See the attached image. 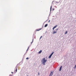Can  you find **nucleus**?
<instances>
[{"instance_id": "obj_1", "label": "nucleus", "mask_w": 76, "mask_h": 76, "mask_svg": "<svg viewBox=\"0 0 76 76\" xmlns=\"http://www.w3.org/2000/svg\"><path fill=\"white\" fill-rule=\"evenodd\" d=\"M41 61L42 64H45V63L47 62V60H45V58H44L42 59V60Z\"/></svg>"}, {"instance_id": "obj_2", "label": "nucleus", "mask_w": 76, "mask_h": 76, "mask_svg": "<svg viewBox=\"0 0 76 76\" xmlns=\"http://www.w3.org/2000/svg\"><path fill=\"white\" fill-rule=\"evenodd\" d=\"M54 53V52H53L52 53L50 54V55L49 56V58H51V56H53V55Z\"/></svg>"}, {"instance_id": "obj_3", "label": "nucleus", "mask_w": 76, "mask_h": 76, "mask_svg": "<svg viewBox=\"0 0 76 76\" xmlns=\"http://www.w3.org/2000/svg\"><path fill=\"white\" fill-rule=\"evenodd\" d=\"M53 72H51L49 76H52L53 75Z\"/></svg>"}, {"instance_id": "obj_4", "label": "nucleus", "mask_w": 76, "mask_h": 76, "mask_svg": "<svg viewBox=\"0 0 76 76\" xmlns=\"http://www.w3.org/2000/svg\"><path fill=\"white\" fill-rule=\"evenodd\" d=\"M57 26H54L53 28V31L54 30V29H55V28H56V27H57Z\"/></svg>"}, {"instance_id": "obj_5", "label": "nucleus", "mask_w": 76, "mask_h": 76, "mask_svg": "<svg viewBox=\"0 0 76 76\" xmlns=\"http://www.w3.org/2000/svg\"><path fill=\"white\" fill-rule=\"evenodd\" d=\"M61 68H62V66H61L59 69V71H61Z\"/></svg>"}, {"instance_id": "obj_6", "label": "nucleus", "mask_w": 76, "mask_h": 76, "mask_svg": "<svg viewBox=\"0 0 76 76\" xmlns=\"http://www.w3.org/2000/svg\"><path fill=\"white\" fill-rule=\"evenodd\" d=\"M41 53H42V50H41L38 52V54H41Z\"/></svg>"}, {"instance_id": "obj_7", "label": "nucleus", "mask_w": 76, "mask_h": 76, "mask_svg": "<svg viewBox=\"0 0 76 76\" xmlns=\"http://www.w3.org/2000/svg\"><path fill=\"white\" fill-rule=\"evenodd\" d=\"M57 31H53V34H56V33H57Z\"/></svg>"}, {"instance_id": "obj_8", "label": "nucleus", "mask_w": 76, "mask_h": 76, "mask_svg": "<svg viewBox=\"0 0 76 76\" xmlns=\"http://www.w3.org/2000/svg\"><path fill=\"white\" fill-rule=\"evenodd\" d=\"M42 29V28H40V29L39 30H36V31H40V30H41Z\"/></svg>"}, {"instance_id": "obj_9", "label": "nucleus", "mask_w": 76, "mask_h": 76, "mask_svg": "<svg viewBox=\"0 0 76 76\" xmlns=\"http://www.w3.org/2000/svg\"><path fill=\"white\" fill-rule=\"evenodd\" d=\"M47 26H48V24H46L45 26V27H47Z\"/></svg>"}, {"instance_id": "obj_10", "label": "nucleus", "mask_w": 76, "mask_h": 76, "mask_svg": "<svg viewBox=\"0 0 76 76\" xmlns=\"http://www.w3.org/2000/svg\"><path fill=\"white\" fill-rule=\"evenodd\" d=\"M52 7V6H51L50 7V11H51V8Z\"/></svg>"}, {"instance_id": "obj_11", "label": "nucleus", "mask_w": 76, "mask_h": 76, "mask_svg": "<svg viewBox=\"0 0 76 76\" xmlns=\"http://www.w3.org/2000/svg\"><path fill=\"white\" fill-rule=\"evenodd\" d=\"M67 31H66L65 33V34H67Z\"/></svg>"}, {"instance_id": "obj_12", "label": "nucleus", "mask_w": 76, "mask_h": 76, "mask_svg": "<svg viewBox=\"0 0 76 76\" xmlns=\"http://www.w3.org/2000/svg\"><path fill=\"white\" fill-rule=\"evenodd\" d=\"M17 68H16V72H17Z\"/></svg>"}, {"instance_id": "obj_13", "label": "nucleus", "mask_w": 76, "mask_h": 76, "mask_svg": "<svg viewBox=\"0 0 76 76\" xmlns=\"http://www.w3.org/2000/svg\"><path fill=\"white\" fill-rule=\"evenodd\" d=\"M34 41V39H33V41L32 42H31V44H32V43Z\"/></svg>"}, {"instance_id": "obj_14", "label": "nucleus", "mask_w": 76, "mask_h": 76, "mask_svg": "<svg viewBox=\"0 0 76 76\" xmlns=\"http://www.w3.org/2000/svg\"><path fill=\"white\" fill-rule=\"evenodd\" d=\"M42 36H41V37L40 38V39H41V38H42Z\"/></svg>"}, {"instance_id": "obj_15", "label": "nucleus", "mask_w": 76, "mask_h": 76, "mask_svg": "<svg viewBox=\"0 0 76 76\" xmlns=\"http://www.w3.org/2000/svg\"><path fill=\"white\" fill-rule=\"evenodd\" d=\"M58 29L57 28V29H56V31H58Z\"/></svg>"}, {"instance_id": "obj_16", "label": "nucleus", "mask_w": 76, "mask_h": 76, "mask_svg": "<svg viewBox=\"0 0 76 76\" xmlns=\"http://www.w3.org/2000/svg\"><path fill=\"white\" fill-rule=\"evenodd\" d=\"M29 59V58H27L26 59Z\"/></svg>"}, {"instance_id": "obj_17", "label": "nucleus", "mask_w": 76, "mask_h": 76, "mask_svg": "<svg viewBox=\"0 0 76 76\" xmlns=\"http://www.w3.org/2000/svg\"><path fill=\"white\" fill-rule=\"evenodd\" d=\"M9 76H12V75L10 74V75H9Z\"/></svg>"}, {"instance_id": "obj_18", "label": "nucleus", "mask_w": 76, "mask_h": 76, "mask_svg": "<svg viewBox=\"0 0 76 76\" xmlns=\"http://www.w3.org/2000/svg\"><path fill=\"white\" fill-rule=\"evenodd\" d=\"M50 22V20H49L48 22Z\"/></svg>"}, {"instance_id": "obj_19", "label": "nucleus", "mask_w": 76, "mask_h": 76, "mask_svg": "<svg viewBox=\"0 0 76 76\" xmlns=\"http://www.w3.org/2000/svg\"><path fill=\"white\" fill-rule=\"evenodd\" d=\"M28 49H29V47H28V49H27V50H28Z\"/></svg>"}, {"instance_id": "obj_20", "label": "nucleus", "mask_w": 76, "mask_h": 76, "mask_svg": "<svg viewBox=\"0 0 76 76\" xmlns=\"http://www.w3.org/2000/svg\"><path fill=\"white\" fill-rule=\"evenodd\" d=\"M53 10H54V9H53Z\"/></svg>"}, {"instance_id": "obj_21", "label": "nucleus", "mask_w": 76, "mask_h": 76, "mask_svg": "<svg viewBox=\"0 0 76 76\" xmlns=\"http://www.w3.org/2000/svg\"><path fill=\"white\" fill-rule=\"evenodd\" d=\"M12 73H13V72H11Z\"/></svg>"}, {"instance_id": "obj_22", "label": "nucleus", "mask_w": 76, "mask_h": 76, "mask_svg": "<svg viewBox=\"0 0 76 76\" xmlns=\"http://www.w3.org/2000/svg\"><path fill=\"white\" fill-rule=\"evenodd\" d=\"M38 75H39V73Z\"/></svg>"}]
</instances>
